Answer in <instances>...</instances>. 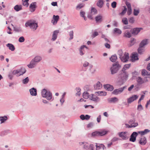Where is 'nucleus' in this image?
<instances>
[{
    "label": "nucleus",
    "instance_id": "nucleus-9",
    "mask_svg": "<svg viewBox=\"0 0 150 150\" xmlns=\"http://www.w3.org/2000/svg\"><path fill=\"white\" fill-rule=\"evenodd\" d=\"M138 132H133L131 134L129 138V141L134 142L136 140V137L138 135Z\"/></svg>",
    "mask_w": 150,
    "mask_h": 150
},
{
    "label": "nucleus",
    "instance_id": "nucleus-33",
    "mask_svg": "<svg viewBox=\"0 0 150 150\" xmlns=\"http://www.w3.org/2000/svg\"><path fill=\"white\" fill-rule=\"evenodd\" d=\"M102 16H98L95 17V20L97 23L101 22Z\"/></svg>",
    "mask_w": 150,
    "mask_h": 150
},
{
    "label": "nucleus",
    "instance_id": "nucleus-42",
    "mask_svg": "<svg viewBox=\"0 0 150 150\" xmlns=\"http://www.w3.org/2000/svg\"><path fill=\"white\" fill-rule=\"evenodd\" d=\"M85 47L84 46H81L79 50L80 54L82 56L84 54V53L83 52V50Z\"/></svg>",
    "mask_w": 150,
    "mask_h": 150
},
{
    "label": "nucleus",
    "instance_id": "nucleus-35",
    "mask_svg": "<svg viewBox=\"0 0 150 150\" xmlns=\"http://www.w3.org/2000/svg\"><path fill=\"white\" fill-rule=\"evenodd\" d=\"M144 48L142 47H141L139 46L137 49V51L138 53L140 54H143V52L144 51Z\"/></svg>",
    "mask_w": 150,
    "mask_h": 150
},
{
    "label": "nucleus",
    "instance_id": "nucleus-12",
    "mask_svg": "<svg viewBox=\"0 0 150 150\" xmlns=\"http://www.w3.org/2000/svg\"><path fill=\"white\" fill-rule=\"evenodd\" d=\"M36 7V2L32 3L29 6L30 11L32 12H34L35 11Z\"/></svg>",
    "mask_w": 150,
    "mask_h": 150
},
{
    "label": "nucleus",
    "instance_id": "nucleus-38",
    "mask_svg": "<svg viewBox=\"0 0 150 150\" xmlns=\"http://www.w3.org/2000/svg\"><path fill=\"white\" fill-rule=\"evenodd\" d=\"M91 13L92 14H96L97 13L98 11L94 7H91Z\"/></svg>",
    "mask_w": 150,
    "mask_h": 150
},
{
    "label": "nucleus",
    "instance_id": "nucleus-59",
    "mask_svg": "<svg viewBox=\"0 0 150 150\" xmlns=\"http://www.w3.org/2000/svg\"><path fill=\"white\" fill-rule=\"evenodd\" d=\"M137 110L139 111L143 110V108L141 104H139L138 105Z\"/></svg>",
    "mask_w": 150,
    "mask_h": 150
},
{
    "label": "nucleus",
    "instance_id": "nucleus-54",
    "mask_svg": "<svg viewBox=\"0 0 150 150\" xmlns=\"http://www.w3.org/2000/svg\"><path fill=\"white\" fill-rule=\"evenodd\" d=\"M53 18L54 20L56 22H58L59 19V16L58 15L55 16V15H54L53 16Z\"/></svg>",
    "mask_w": 150,
    "mask_h": 150
},
{
    "label": "nucleus",
    "instance_id": "nucleus-21",
    "mask_svg": "<svg viewBox=\"0 0 150 150\" xmlns=\"http://www.w3.org/2000/svg\"><path fill=\"white\" fill-rule=\"evenodd\" d=\"M150 130L148 129H145L144 131L138 132V134H140L141 135H143L149 132Z\"/></svg>",
    "mask_w": 150,
    "mask_h": 150
},
{
    "label": "nucleus",
    "instance_id": "nucleus-52",
    "mask_svg": "<svg viewBox=\"0 0 150 150\" xmlns=\"http://www.w3.org/2000/svg\"><path fill=\"white\" fill-rule=\"evenodd\" d=\"M139 13V9L136 10L134 9L133 11V14L135 16H137L138 15Z\"/></svg>",
    "mask_w": 150,
    "mask_h": 150
},
{
    "label": "nucleus",
    "instance_id": "nucleus-50",
    "mask_svg": "<svg viewBox=\"0 0 150 150\" xmlns=\"http://www.w3.org/2000/svg\"><path fill=\"white\" fill-rule=\"evenodd\" d=\"M14 30L16 32H20L22 31V29L21 28L14 27Z\"/></svg>",
    "mask_w": 150,
    "mask_h": 150
},
{
    "label": "nucleus",
    "instance_id": "nucleus-13",
    "mask_svg": "<svg viewBox=\"0 0 150 150\" xmlns=\"http://www.w3.org/2000/svg\"><path fill=\"white\" fill-rule=\"evenodd\" d=\"M37 63L33 59H32L30 61V64H28L27 66L29 68L32 69L34 68L36 65Z\"/></svg>",
    "mask_w": 150,
    "mask_h": 150
},
{
    "label": "nucleus",
    "instance_id": "nucleus-60",
    "mask_svg": "<svg viewBox=\"0 0 150 150\" xmlns=\"http://www.w3.org/2000/svg\"><path fill=\"white\" fill-rule=\"evenodd\" d=\"M132 10L131 7L128 8L127 13L128 15H130L132 13Z\"/></svg>",
    "mask_w": 150,
    "mask_h": 150
},
{
    "label": "nucleus",
    "instance_id": "nucleus-23",
    "mask_svg": "<svg viewBox=\"0 0 150 150\" xmlns=\"http://www.w3.org/2000/svg\"><path fill=\"white\" fill-rule=\"evenodd\" d=\"M137 85H139L143 84L144 81L141 77H138L137 78Z\"/></svg>",
    "mask_w": 150,
    "mask_h": 150
},
{
    "label": "nucleus",
    "instance_id": "nucleus-7",
    "mask_svg": "<svg viewBox=\"0 0 150 150\" xmlns=\"http://www.w3.org/2000/svg\"><path fill=\"white\" fill-rule=\"evenodd\" d=\"M142 29L141 28H135L133 29H131L130 30V32L132 34L134 35H137L140 31Z\"/></svg>",
    "mask_w": 150,
    "mask_h": 150
},
{
    "label": "nucleus",
    "instance_id": "nucleus-41",
    "mask_svg": "<svg viewBox=\"0 0 150 150\" xmlns=\"http://www.w3.org/2000/svg\"><path fill=\"white\" fill-rule=\"evenodd\" d=\"M142 76H145L146 75H149V74L145 69H143L142 71Z\"/></svg>",
    "mask_w": 150,
    "mask_h": 150
},
{
    "label": "nucleus",
    "instance_id": "nucleus-48",
    "mask_svg": "<svg viewBox=\"0 0 150 150\" xmlns=\"http://www.w3.org/2000/svg\"><path fill=\"white\" fill-rule=\"evenodd\" d=\"M69 35L70 38L69 40H70L73 38L74 32L73 30L69 32Z\"/></svg>",
    "mask_w": 150,
    "mask_h": 150
},
{
    "label": "nucleus",
    "instance_id": "nucleus-44",
    "mask_svg": "<svg viewBox=\"0 0 150 150\" xmlns=\"http://www.w3.org/2000/svg\"><path fill=\"white\" fill-rule=\"evenodd\" d=\"M28 1L29 0H22L23 5L26 7H28L29 5Z\"/></svg>",
    "mask_w": 150,
    "mask_h": 150
},
{
    "label": "nucleus",
    "instance_id": "nucleus-37",
    "mask_svg": "<svg viewBox=\"0 0 150 150\" xmlns=\"http://www.w3.org/2000/svg\"><path fill=\"white\" fill-rule=\"evenodd\" d=\"M90 99L93 101L95 102H97L99 101L100 100V99L98 97L96 96H93V98H90Z\"/></svg>",
    "mask_w": 150,
    "mask_h": 150
},
{
    "label": "nucleus",
    "instance_id": "nucleus-55",
    "mask_svg": "<svg viewBox=\"0 0 150 150\" xmlns=\"http://www.w3.org/2000/svg\"><path fill=\"white\" fill-rule=\"evenodd\" d=\"M130 125H129L128 124H126V125L127 127L128 128H130L132 127H135L137 126V124L135 123V125H132L130 124Z\"/></svg>",
    "mask_w": 150,
    "mask_h": 150
},
{
    "label": "nucleus",
    "instance_id": "nucleus-19",
    "mask_svg": "<svg viewBox=\"0 0 150 150\" xmlns=\"http://www.w3.org/2000/svg\"><path fill=\"white\" fill-rule=\"evenodd\" d=\"M29 91L31 95L36 96L37 95V90L36 88H33L29 90Z\"/></svg>",
    "mask_w": 150,
    "mask_h": 150
},
{
    "label": "nucleus",
    "instance_id": "nucleus-27",
    "mask_svg": "<svg viewBox=\"0 0 150 150\" xmlns=\"http://www.w3.org/2000/svg\"><path fill=\"white\" fill-rule=\"evenodd\" d=\"M124 36L128 38H130L131 36V34L128 30H127L124 33Z\"/></svg>",
    "mask_w": 150,
    "mask_h": 150
},
{
    "label": "nucleus",
    "instance_id": "nucleus-36",
    "mask_svg": "<svg viewBox=\"0 0 150 150\" xmlns=\"http://www.w3.org/2000/svg\"><path fill=\"white\" fill-rule=\"evenodd\" d=\"M103 0H99L97 3V5L100 7L101 8L103 7Z\"/></svg>",
    "mask_w": 150,
    "mask_h": 150
},
{
    "label": "nucleus",
    "instance_id": "nucleus-43",
    "mask_svg": "<svg viewBox=\"0 0 150 150\" xmlns=\"http://www.w3.org/2000/svg\"><path fill=\"white\" fill-rule=\"evenodd\" d=\"M75 90L77 92L76 93V96L78 95L79 96L81 95V89L79 87H76L75 88Z\"/></svg>",
    "mask_w": 150,
    "mask_h": 150
},
{
    "label": "nucleus",
    "instance_id": "nucleus-14",
    "mask_svg": "<svg viewBox=\"0 0 150 150\" xmlns=\"http://www.w3.org/2000/svg\"><path fill=\"white\" fill-rule=\"evenodd\" d=\"M59 33V30H54L53 33L52 38L51 39V40L52 41H54L56 40L57 38V35Z\"/></svg>",
    "mask_w": 150,
    "mask_h": 150
},
{
    "label": "nucleus",
    "instance_id": "nucleus-63",
    "mask_svg": "<svg viewBox=\"0 0 150 150\" xmlns=\"http://www.w3.org/2000/svg\"><path fill=\"white\" fill-rule=\"evenodd\" d=\"M93 125V122H91L89 123L87 125V127L88 128H91Z\"/></svg>",
    "mask_w": 150,
    "mask_h": 150
},
{
    "label": "nucleus",
    "instance_id": "nucleus-29",
    "mask_svg": "<svg viewBox=\"0 0 150 150\" xmlns=\"http://www.w3.org/2000/svg\"><path fill=\"white\" fill-rule=\"evenodd\" d=\"M14 9L16 11H18L22 9V6L21 5H16L14 7Z\"/></svg>",
    "mask_w": 150,
    "mask_h": 150
},
{
    "label": "nucleus",
    "instance_id": "nucleus-45",
    "mask_svg": "<svg viewBox=\"0 0 150 150\" xmlns=\"http://www.w3.org/2000/svg\"><path fill=\"white\" fill-rule=\"evenodd\" d=\"M29 81V79L28 77H27L22 80V83L23 84H26L28 83Z\"/></svg>",
    "mask_w": 150,
    "mask_h": 150
},
{
    "label": "nucleus",
    "instance_id": "nucleus-40",
    "mask_svg": "<svg viewBox=\"0 0 150 150\" xmlns=\"http://www.w3.org/2000/svg\"><path fill=\"white\" fill-rule=\"evenodd\" d=\"M114 33L120 34L122 33L121 30L119 28H115L114 30Z\"/></svg>",
    "mask_w": 150,
    "mask_h": 150
},
{
    "label": "nucleus",
    "instance_id": "nucleus-22",
    "mask_svg": "<svg viewBox=\"0 0 150 150\" xmlns=\"http://www.w3.org/2000/svg\"><path fill=\"white\" fill-rule=\"evenodd\" d=\"M117 59V58L116 54L112 55L110 58V61L112 62H115Z\"/></svg>",
    "mask_w": 150,
    "mask_h": 150
},
{
    "label": "nucleus",
    "instance_id": "nucleus-15",
    "mask_svg": "<svg viewBox=\"0 0 150 150\" xmlns=\"http://www.w3.org/2000/svg\"><path fill=\"white\" fill-rule=\"evenodd\" d=\"M107 100L108 102L110 103H115L118 101V98L116 97L109 98Z\"/></svg>",
    "mask_w": 150,
    "mask_h": 150
},
{
    "label": "nucleus",
    "instance_id": "nucleus-62",
    "mask_svg": "<svg viewBox=\"0 0 150 150\" xmlns=\"http://www.w3.org/2000/svg\"><path fill=\"white\" fill-rule=\"evenodd\" d=\"M84 6V5L82 4H79L76 6V8L81 9L83 8Z\"/></svg>",
    "mask_w": 150,
    "mask_h": 150
},
{
    "label": "nucleus",
    "instance_id": "nucleus-34",
    "mask_svg": "<svg viewBox=\"0 0 150 150\" xmlns=\"http://www.w3.org/2000/svg\"><path fill=\"white\" fill-rule=\"evenodd\" d=\"M8 119L7 116H5L4 117H0V121H1V123H2L6 120Z\"/></svg>",
    "mask_w": 150,
    "mask_h": 150
},
{
    "label": "nucleus",
    "instance_id": "nucleus-10",
    "mask_svg": "<svg viewBox=\"0 0 150 150\" xmlns=\"http://www.w3.org/2000/svg\"><path fill=\"white\" fill-rule=\"evenodd\" d=\"M139 60L138 54L137 52H134L132 54L131 61L132 62H134L135 61Z\"/></svg>",
    "mask_w": 150,
    "mask_h": 150
},
{
    "label": "nucleus",
    "instance_id": "nucleus-30",
    "mask_svg": "<svg viewBox=\"0 0 150 150\" xmlns=\"http://www.w3.org/2000/svg\"><path fill=\"white\" fill-rule=\"evenodd\" d=\"M33 59L37 63L40 62L42 59V57L40 56H35Z\"/></svg>",
    "mask_w": 150,
    "mask_h": 150
},
{
    "label": "nucleus",
    "instance_id": "nucleus-26",
    "mask_svg": "<svg viewBox=\"0 0 150 150\" xmlns=\"http://www.w3.org/2000/svg\"><path fill=\"white\" fill-rule=\"evenodd\" d=\"M136 118H132L130 119L129 122L128 123L132 125H135V124L136 123L137 124V126L138 125V123L137 122H136Z\"/></svg>",
    "mask_w": 150,
    "mask_h": 150
},
{
    "label": "nucleus",
    "instance_id": "nucleus-58",
    "mask_svg": "<svg viewBox=\"0 0 150 150\" xmlns=\"http://www.w3.org/2000/svg\"><path fill=\"white\" fill-rule=\"evenodd\" d=\"M19 73H20V71H19L18 69L14 70L12 72V73L13 75H16Z\"/></svg>",
    "mask_w": 150,
    "mask_h": 150
},
{
    "label": "nucleus",
    "instance_id": "nucleus-51",
    "mask_svg": "<svg viewBox=\"0 0 150 150\" xmlns=\"http://www.w3.org/2000/svg\"><path fill=\"white\" fill-rule=\"evenodd\" d=\"M92 136H99L98 131H96L92 133L91 134Z\"/></svg>",
    "mask_w": 150,
    "mask_h": 150
},
{
    "label": "nucleus",
    "instance_id": "nucleus-3",
    "mask_svg": "<svg viewBox=\"0 0 150 150\" xmlns=\"http://www.w3.org/2000/svg\"><path fill=\"white\" fill-rule=\"evenodd\" d=\"M25 25L26 27L29 26L33 31L36 30L38 27V23L34 20L28 21L25 23Z\"/></svg>",
    "mask_w": 150,
    "mask_h": 150
},
{
    "label": "nucleus",
    "instance_id": "nucleus-31",
    "mask_svg": "<svg viewBox=\"0 0 150 150\" xmlns=\"http://www.w3.org/2000/svg\"><path fill=\"white\" fill-rule=\"evenodd\" d=\"M130 64L125 65L121 70L122 71H126V70L128 69L130 67Z\"/></svg>",
    "mask_w": 150,
    "mask_h": 150
},
{
    "label": "nucleus",
    "instance_id": "nucleus-2",
    "mask_svg": "<svg viewBox=\"0 0 150 150\" xmlns=\"http://www.w3.org/2000/svg\"><path fill=\"white\" fill-rule=\"evenodd\" d=\"M121 65H120L118 61L112 64V66L110 68L111 74L114 75L119 70L121 67Z\"/></svg>",
    "mask_w": 150,
    "mask_h": 150
},
{
    "label": "nucleus",
    "instance_id": "nucleus-46",
    "mask_svg": "<svg viewBox=\"0 0 150 150\" xmlns=\"http://www.w3.org/2000/svg\"><path fill=\"white\" fill-rule=\"evenodd\" d=\"M9 133L8 130L4 131L1 132L0 134V135L1 136H4L7 135Z\"/></svg>",
    "mask_w": 150,
    "mask_h": 150
},
{
    "label": "nucleus",
    "instance_id": "nucleus-53",
    "mask_svg": "<svg viewBox=\"0 0 150 150\" xmlns=\"http://www.w3.org/2000/svg\"><path fill=\"white\" fill-rule=\"evenodd\" d=\"M98 35V33L97 32L95 31L93 32V33L91 35V37L92 38H93L96 36Z\"/></svg>",
    "mask_w": 150,
    "mask_h": 150
},
{
    "label": "nucleus",
    "instance_id": "nucleus-32",
    "mask_svg": "<svg viewBox=\"0 0 150 150\" xmlns=\"http://www.w3.org/2000/svg\"><path fill=\"white\" fill-rule=\"evenodd\" d=\"M98 93V95L100 96H105L106 95L107 93L105 91H97L95 92V94Z\"/></svg>",
    "mask_w": 150,
    "mask_h": 150
},
{
    "label": "nucleus",
    "instance_id": "nucleus-4",
    "mask_svg": "<svg viewBox=\"0 0 150 150\" xmlns=\"http://www.w3.org/2000/svg\"><path fill=\"white\" fill-rule=\"evenodd\" d=\"M41 94L42 97L46 98L48 100H50L52 98V93L49 91H47L45 89L42 90Z\"/></svg>",
    "mask_w": 150,
    "mask_h": 150
},
{
    "label": "nucleus",
    "instance_id": "nucleus-1",
    "mask_svg": "<svg viewBox=\"0 0 150 150\" xmlns=\"http://www.w3.org/2000/svg\"><path fill=\"white\" fill-rule=\"evenodd\" d=\"M129 74L126 71H122L121 70L118 75L117 83L119 85L123 84L128 79Z\"/></svg>",
    "mask_w": 150,
    "mask_h": 150
},
{
    "label": "nucleus",
    "instance_id": "nucleus-11",
    "mask_svg": "<svg viewBox=\"0 0 150 150\" xmlns=\"http://www.w3.org/2000/svg\"><path fill=\"white\" fill-rule=\"evenodd\" d=\"M138 96L134 95L127 99V102L128 104H130L134 100H136L138 97Z\"/></svg>",
    "mask_w": 150,
    "mask_h": 150
},
{
    "label": "nucleus",
    "instance_id": "nucleus-20",
    "mask_svg": "<svg viewBox=\"0 0 150 150\" xmlns=\"http://www.w3.org/2000/svg\"><path fill=\"white\" fill-rule=\"evenodd\" d=\"M140 140L139 142V143L142 145H145L146 143V138L145 137L140 138Z\"/></svg>",
    "mask_w": 150,
    "mask_h": 150
},
{
    "label": "nucleus",
    "instance_id": "nucleus-6",
    "mask_svg": "<svg viewBox=\"0 0 150 150\" xmlns=\"http://www.w3.org/2000/svg\"><path fill=\"white\" fill-rule=\"evenodd\" d=\"M126 87V86H124L122 87L115 89L112 92V94L114 95H117L121 93L122 92Z\"/></svg>",
    "mask_w": 150,
    "mask_h": 150
},
{
    "label": "nucleus",
    "instance_id": "nucleus-25",
    "mask_svg": "<svg viewBox=\"0 0 150 150\" xmlns=\"http://www.w3.org/2000/svg\"><path fill=\"white\" fill-rule=\"evenodd\" d=\"M99 136H102L105 135L108 132V131L105 130H101L98 131Z\"/></svg>",
    "mask_w": 150,
    "mask_h": 150
},
{
    "label": "nucleus",
    "instance_id": "nucleus-57",
    "mask_svg": "<svg viewBox=\"0 0 150 150\" xmlns=\"http://www.w3.org/2000/svg\"><path fill=\"white\" fill-rule=\"evenodd\" d=\"M24 38L23 36H21L18 39V41L20 42H22L25 41Z\"/></svg>",
    "mask_w": 150,
    "mask_h": 150
},
{
    "label": "nucleus",
    "instance_id": "nucleus-56",
    "mask_svg": "<svg viewBox=\"0 0 150 150\" xmlns=\"http://www.w3.org/2000/svg\"><path fill=\"white\" fill-rule=\"evenodd\" d=\"M117 4V2L116 1H114L112 3L111 6L113 8H115L116 7Z\"/></svg>",
    "mask_w": 150,
    "mask_h": 150
},
{
    "label": "nucleus",
    "instance_id": "nucleus-16",
    "mask_svg": "<svg viewBox=\"0 0 150 150\" xmlns=\"http://www.w3.org/2000/svg\"><path fill=\"white\" fill-rule=\"evenodd\" d=\"M148 44V39H145L141 41L139 44V46L144 48V46L147 45Z\"/></svg>",
    "mask_w": 150,
    "mask_h": 150
},
{
    "label": "nucleus",
    "instance_id": "nucleus-8",
    "mask_svg": "<svg viewBox=\"0 0 150 150\" xmlns=\"http://www.w3.org/2000/svg\"><path fill=\"white\" fill-rule=\"evenodd\" d=\"M129 54L128 53L125 52L124 56H120V58L121 61L123 62H126L128 61Z\"/></svg>",
    "mask_w": 150,
    "mask_h": 150
},
{
    "label": "nucleus",
    "instance_id": "nucleus-47",
    "mask_svg": "<svg viewBox=\"0 0 150 150\" xmlns=\"http://www.w3.org/2000/svg\"><path fill=\"white\" fill-rule=\"evenodd\" d=\"M122 23L125 25H127L128 24V20L127 18H122Z\"/></svg>",
    "mask_w": 150,
    "mask_h": 150
},
{
    "label": "nucleus",
    "instance_id": "nucleus-61",
    "mask_svg": "<svg viewBox=\"0 0 150 150\" xmlns=\"http://www.w3.org/2000/svg\"><path fill=\"white\" fill-rule=\"evenodd\" d=\"M13 74L12 73V72L11 71L9 72L8 75V77L11 80L12 79L13 77Z\"/></svg>",
    "mask_w": 150,
    "mask_h": 150
},
{
    "label": "nucleus",
    "instance_id": "nucleus-24",
    "mask_svg": "<svg viewBox=\"0 0 150 150\" xmlns=\"http://www.w3.org/2000/svg\"><path fill=\"white\" fill-rule=\"evenodd\" d=\"M136 40L134 38H132L129 42V43L128 45L129 47H131L134 45L135 43L136 42Z\"/></svg>",
    "mask_w": 150,
    "mask_h": 150
},
{
    "label": "nucleus",
    "instance_id": "nucleus-17",
    "mask_svg": "<svg viewBox=\"0 0 150 150\" xmlns=\"http://www.w3.org/2000/svg\"><path fill=\"white\" fill-rule=\"evenodd\" d=\"M104 87L108 91H112L114 89L113 86L110 84L104 85Z\"/></svg>",
    "mask_w": 150,
    "mask_h": 150
},
{
    "label": "nucleus",
    "instance_id": "nucleus-18",
    "mask_svg": "<svg viewBox=\"0 0 150 150\" xmlns=\"http://www.w3.org/2000/svg\"><path fill=\"white\" fill-rule=\"evenodd\" d=\"M102 86V85L99 81H98L96 84L94 85V89L96 90H98L100 89Z\"/></svg>",
    "mask_w": 150,
    "mask_h": 150
},
{
    "label": "nucleus",
    "instance_id": "nucleus-64",
    "mask_svg": "<svg viewBox=\"0 0 150 150\" xmlns=\"http://www.w3.org/2000/svg\"><path fill=\"white\" fill-rule=\"evenodd\" d=\"M129 22L131 23H133L134 21V18L133 17H131L129 20Z\"/></svg>",
    "mask_w": 150,
    "mask_h": 150
},
{
    "label": "nucleus",
    "instance_id": "nucleus-5",
    "mask_svg": "<svg viewBox=\"0 0 150 150\" xmlns=\"http://www.w3.org/2000/svg\"><path fill=\"white\" fill-rule=\"evenodd\" d=\"M119 135L123 140H127L129 137V134L127 132H121L119 133Z\"/></svg>",
    "mask_w": 150,
    "mask_h": 150
},
{
    "label": "nucleus",
    "instance_id": "nucleus-39",
    "mask_svg": "<svg viewBox=\"0 0 150 150\" xmlns=\"http://www.w3.org/2000/svg\"><path fill=\"white\" fill-rule=\"evenodd\" d=\"M83 97L84 98L87 99L89 98V93L88 92H84L83 94Z\"/></svg>",
    "mask_w": 150,
    "mask_h": 150
},
{
    "label": "nucleus",
    "instance_id": "nucleus-28",
    "mask_svg": "<svg viewBox=\"0 0 150 150\" xmlns=\"http://www.w3.org/2000/svg\"><path fill=\"white\" fill-rule=\"evenodd\" d=\"M6 46L8 47L9 49L12 51H13L15 50L14 46L11 43H8L6 45Z\"/></svg>",
    "mask_w": 150,
    "mask_h": 150
},
{
    "label": "nucleus",
    "instance_id": "nucleus-49",
    "mask_svg": "<svg viewBox=\"0 0 150 150\" xmlns=\"http://www.w3.org/2000/svg\"><path fill=\"white\" fill-rule=\"evenodd\" d=\"M124 9L122 10V12L120 13V15H123L127 11V8L125 6H124Z\"/></svg>",
    "mask_w": 150,
    "mask_h": 150
}]
</instances>
